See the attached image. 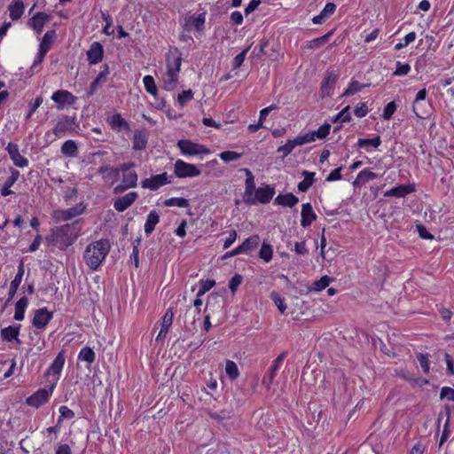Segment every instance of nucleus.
I'll return each mask as SVG.
<instances>
[{"mask_svg":"<svg viewBox=\"0 0 454 454\" xmlns=\"http://www.w3.org/2000/svg\"><path fill=\"white\" fill-rule=\"evenodd\" d=\"M331 34L332 33L330 32L323 36L309 41L307 43L306 47L309 49H316L323 46L328 41V38L331 35Z\"/></svg>","mask_w":454,"mask_h":454,"instance_id":"de8ad7c7","label":"nucleus"},{"mask_svg":"<svg viewBox=\"0 0 454 454\" xmlns=\"http://www.w3.org/2000/svg\"><path fill=\"white\" fill-rule=\"evenodd\" d=\"M73 123L74 119L67 115H63L53 128V134L58 137H61L66 131L71 129Z\"/></svg>","mask_w":454,"mask_h":454,"instance_id":"aec40b11","label":"nucleus"},{"mask_svg":"<svg viewBox=\"0 0 454 454\" xmlns=\"http://www.w3.org/2000/svg\"><path fill=\"white\" fill-rule=\"evenodd\" d=\"M177 146L182 153L191 156L207 154L209 153V150L204 145L193 143L191 140H179L177 142Z\"/></svg>","mask_w":454,"mask_h":454,"instance_id":"39448f33","label":"nucleus"},{"mask_svg":"<svg viewBox=\"0 0 454 454\" xmlns=\"http://www.w3.org/2000/svg\"><path fill=\"white\" fill-rule=\"evenodd\" d=\"M193 92L192 90H183L178 94L177 101L181 106H184L189 100L192 99Z\"/></svg>","mask_w":454,"mask_h":454,"instance_id":"4d7b16f0","label":"nucleus"},{"mask_svg":"<svg viewBox=\"0 0 454 454\" xmlns=\"http://www.w3.org/2000/svg\"><path fill=\"white\" fill-rule=\"evenodd\" d=\"M278 364H272L270 368V372L267 378H264L262 380V384L266 386L267 388H270V385L273 382V380L276 376V372L278 370Z\"/></svg>","mask_w":454,"mask_h":454,"instance_id":"6e6d98bb","label":"nucleus"},{"mask_svg":"<svg viewBox=\"0 0 454 454\" xmlns=\"http://www.w3.org/2000/svg\"><path fill=\"white\" fill-rule=\"evenodd\" d=\"M260 243V238L258 235H252L246 239L239 246L242 254H249L256 249Z\"/></svg>","mask_w":454,"mask_h":454,"instance_id":"cd10ccee","label":"nucleus"},{"mask_svg":"<svg viewBox=\"0 0 454 454\" xmlns=\"http://www.w3.org/2000/svg\"><path fill=\"white\" fill-rule=\"evenodd\" d=\"M206 13L202 12L197 17L191 16L187 20V24L193 26L198 31H201L204 28Z\"/></svg>","mask_w":454,"mask_h":454,"instance_id":"58836bf2","label":"nucleus"},{"mask_svg":"<svg viewBox=\"0 0 454 454\" xmlns=\"http://www.w3.org/2000/svg\"><path fill=\"white\" fill-rule=\"evenodd\" d=\"M104 56V48L98 42H94L90 44V49L87 51V59L90 65H96L99 63Z\"/></svg>","mask_w":454,"mask_h":454,"instance_id":"ddd939ff","label":"nucleus"},{"mask_svg":"<svg viewBox=\"0 0 454 454\" xmlns=\"http://www.w3.org/2000/svg\"><path fill=\"white\" fill-rule=\"evenodd\" d=\"M441 399H448L454 402V389L449 387H443L440 393Z\"/></svg>","mask_w":454,"mask_h":454,"instance_id":"338daca9","label":"nucleus"},{"mask_svg":"<svg viewBox=\"0 0 454 454\" xmlns=\"http://www.w3.org/2000/svg\"><path fill=\"white\" fill-rule=\"evenodd\" d=\"M60 152L66 157H75L78 153V147L74 140H67L62 145Z\"/></svg>","mask_w":454,"mask_h":454,"instance_id":"473e14b6","label":"nucleus"},{"mask_svg":"<svg viewBox=\"0 0 454 454\" xmlns=\"http://www.w3.org/2000/svg\"><path fill=\"white\" fill-rule=\"evenodd\" d=\"M246 173V188L245 192L243 195V201L244 202H253L252 195L254 194V192L256 190L254 185V176L253 173L248 168L243 169Z\"/></svg>","mask_w":454,"mask_h":454,"instance_id":"f3484780","label":"nucleus"},{"mask_svg":"<svg viewBox=\"0 0 454 454\" xmlns=\"http://www.w3.org/2000/svg\"><path fill=\"white\" fill-rule=\"evenodd\" d=\"M20 176V172L17 169L11 168V176L4 182L2 189L1 195L6 197L13 193V192L10 189L14 183L18 180Z\"/></svg>","mask_w":454,"mask_h":454,"instance_id":"a878e982","label":"nucleus"},{"mask_svg":"<svg viewBox=\"0 0 454 454\" xmlns=\"http://www.w3.org/2000/svg\"><path fill=\"white\" fill-rule=\"evenodd\" d=\"M52 391L53 387H51L49 389L40 388L26 399V403L29 406L39 408L48 401Z\"/></svg>","mask_w":454,"mask_h":454,"instance_id":"0eeeda50","label":"nucleus"},{"mask_svg":"<svg viewBox=\"0 0 454 454\" xmlns=\"http://www.w3.org/2000/svg\"><path fill=\"white\" fill-rule=\"evenodd\" d=\"M64 364H65L64 351H60L55 357V359H54L53 363L51 364V365L50 366L48 372L52 374H59L61 372Z\"/></svg>","mask_w":454,"mask_h":454,"instance_id":"e433bc0d","label":"nucleus"},{"mask_svg":"<svg viewBox=\"0 0 454 454\" xmlns=\"http://www.w3.org/2000/svg\"><path fill=\"white\" fill-rule=\"evenodd\" d=\"M6 151L15 166L19 168H25L28 165L27 159L20 153L19 147L16 144L9 143L6 147Z\"/></svg>","mask_w":454,"mask_h":454,"instance_id":"4468645a","label":"nucleus"},{"mask_svg":"<svg viewBox=\"0 0 454 454\" xmlns=\"http://www.w3.org/2000/svg\"><path fill=\"white\" fill-rule=\"evenodd\" d=\"M24 264L23 262H20L18 266V271L14 278V279L10 284V288L8 294H10V299H13L15 296L17 290L22 281V278L24 276Z\"/></svg>","mask_w":454,"mask_h":454,"instance_id":"393cba45","label":"nucleus"},{"mask_svg":"<svg viewBox=\"0 0 454 454\" xmlns=\"http://www.w3.org/2000/svg\"><path fill=\"white\" fill-rule=\"evenodd\" d=\"M274 202L278 205L293 207L299 202V199L292 192H288L286 194H278Z\"/></svg>","mask_w":454,"mask_h":454,"instance_id":"bb28decb","label":"nucleus"},{"mask_svg":"<svg viewBox=\"0 0 454 454\" xmlns=\"http://www.w3.org/2000/svg\"><path fill=\"white\" fill-rule=\"evenodd\" d=\"M367 113L368 106L365 103H360L354 110V114L358 118L364 117Z\"/></svg>","mask_w":454,"mask_h":454,"instance_id":"774afa93","label":"nucleus"},{"mask_svg":"<svg viewBox=\"0 0 454 454\" xmlns=\"http://www.w3.org/2000/svg\"><path fill=\"white\" fill-rule=\"evenodd\" d=\"M28 305V300L26 296L21 297L15 304L14 319L21 321L24 319L25 311Z\"/></svg>","mask_w":454,"mask_h":454,"instance_id":"2f4dec72","label":"nucleus"},{"mask_svg":"<svg viewBox=\"0 0 454 454\" xmlns=\"http://www.w3.org/2000/svg\"><path fill=\"white\" fill-rule=\"evenodd\" d=\"M80 231V220H77L72 223L51 229V234L46 237V240L49 244L64 250L76 240Z\"/></svg>","mask_w":454,"mask_h":454,"instance_id":"f257e3e1","label":"nucleus"},{"mask_svg":"<svg viewBox=\"0 0 454 454\" xmlns=\"http://www.w3.org/2000/svg\"><path fill=\"white\" fill-rule=\"evenodd\" d=\"M135 166L134 162H127L123 163L120 166V168H111L110 171L115 176H119V171L121 170L123 173L129 172V170Z\"/></svg>","mask_w":454,"mask_h":454,"instance_id":"69168bd1","label":"nucleus"},{"mask_svg":"<svg viewBox=\"0 0 454 454\" xmlns=\"http://www.w3.org/2000/svg\"><path fill=\"white\" fill-rule=\"evenodd\" d=\"M215 281L213 279H201L200 281V289L198 291L197 296L200 297L205 293L209 291L213 286H215Z\"/></svg>","mask_w":454,"mask_h":454,"instance_id":"8fccbe9b","label":"nucleus"},{"mask_svg":"<svg viewBox=\"0 0 454 454\" xmlns=\"http://www.w3.org/2000/svg\"><path fill=\"white\" fill-rule=\"evenodd\" d=\"M55 39H56V31L54 29L48 30L44 34V35L39 44V49H41V50L44 49V51L48 52L50 51L52 43H54Z\"/></svg>","mask_w":454,"mask_h":454,"instance_id":"72a5a7b5","label":"nucleus"},{"mask_svg":"<svg viewBox=\"0 0 454 454\" xmlns=\"http://www.w3.org/2000/svg\"><path fill=\"white\" fill-rule=\"evenodd\" d=\"M410 71L411 66L409 64H402L400 61H397L396 69L393 74L396 76L406 75Z\"/></svg>","mask_w":454,"mask_h":454,"instance_id":"e2e57ef3","label":"nucleus"},{"mask_svg":"<svg viewBox=\"0 0 454 454\" xmlns=\"http://www.w3.org/2000/svg\"><path fill=\"white\" fill-rule=\"evenodd\" d=\"M275 194V188L270 185L264 187H258L252 195L253 202H244L247 205H254L257 202L267 204L269 203Z\"/></svg>","mask_w":454,"mask_h":454,"instance_id":"423d86ee","label":"nucleus"},{"mask_svg":"<svg viewBox=\"0 0 454 454\" xmlns=\"http://www.w3.org/2000/svg\"><path fill=\"white\" fill-rule=\"evenodd\" d=\"M95 352L90 347H84L81 349L78 359L92 364L95 361Z\"/></svg>","mask_w":454,"mask_h":454,"instance_id":"a19ab883","label":"nucleus"},{"mask_svg":"<svg viewBox=\"0 0 454 454\" xmlns=\"http://www.w3.org/2000/svg\"><path fill=\"white\" fill-rule=\"evenodd\" d=\"M395 110H396V105L394 101L387 104V106H385V108L383 110V114H382L383 119L390 120L392 118V115L395 112Z\"/></svg>","mask_w":454,"mask_h":454,"instance_id":"680f3d73","label":"nucleus"},{"mask_svg":"<svg viewBox=\"0 0 454 454\" xmlns=\"http://www.w3.org/2000/svg\"><path fill=\"white\" fill-rule=\"evenodd\" d=\"M174 319V313L172 311V309H167L165 312L163 317H162V323L160 330L156 337V340H164L167 336V333L170 328V326L173 324Z\"/></svg>","mask_w":454,"mask_h":454,"instance_id":"a211bd4d","label":"nucleus"},{"mask_svg":"<svg viewBox=\"0 0 454 454\" xmlns=\"http://www.w3.org/2000/svg\"><path fill=\"white\" fill-rule=\"evenodd\" d=\"M171 180L168 178V176L166 172L159 175L152 176L150 178H146L141 182V185L143 188H147L152 191L158 190L160 186H163L167 184H170Z\"/></svg>","mask_w":454,"mask_h":454,"instance_id":"6e6552de","label":"nucleus"},{"mask_svg":"<svg viewBox=\"0 0 454 454\" xmlns=\"http://www.w3.org/2000/svg\"><path fill=\"white\" fill-rule=\"evenodd\" d=\"M137 175L135 171H129L128 173H123L121 184H118L114 189V193L119 194L122 193L126 190L129 188H133L137 186Z\"/></svg>","mask_w":454,"mask_h":454,"instance_id":"1a4fd4ad","label":"nucleus"},{"mask_svg":"<svg viewBox=\"0 0 454 454\" xmlns=\"http://www.w3.org/2000/svg\"><path fill=\"white\" fill-rule=\"evenodd\" d=\"M381 139L380 136H376L373 138H359L357 141L358 147L372 146L377 148L380 145Z\"/></svg>","mask_w":454,"mask_h":454,"instance_id":"37998d69","label":"nucleus"},{"mask_svg":"<svg viewBox=\"0 0 454 454\" xmlns=\"http://www.w3.org/2000/svg\"><path fill=\"white\" fill-rule=\"evenodd\" d=\"M51 99L59 105L58 108L61 109L64 105H74L76 102L77 98L68 90H59L52 94Z\"/></svg>","mask_w":454,"mask_h":454,"instance_id":"9d476101","label":"nucleus"},{"mask_svg":"<svg viewBox=\"0 0 454 454\" xmlns=\"http://www.w3.org/2000/svg\"><path fill=\"white\" fill-rule=\"evenodd\" d=\"M110 125L113 129L117 130H129V123L121 116L120 114H115L112 116L110 121Z\"/></svg>","mask_w":454,"mask_h":454,"instance_id":"c9c22d12","label":"nucleus"},{"mask_svg":"<svg viewBox=\"0 0 454 454\" xmlns=\"http://www.w3.org/2000/svg\"><path fill=\"white\" fill-rule=\"evenodd\" d=\"M148 141V133L145 129L136 130L133 137V149L141 151L145 149Z\"/></svg>","mask_w":454,"mask_h":454,"instance_id":"b1692460","label":"nucleus"},{"mask_svg":"<svg viewBox=\"0 0 454 454\" xmlns=\"http://www.w3.org/2000/svg\"><path fill=\"white\" fill-rule=\"evenodd\" d=\"M331 282V278L328 276H323L320 279L315 281L310 287H309V291L319 292L323 289L326 288Z\"/></svg>","mask_w":454,"mask_h":454,"instance_id":"ea45409f","label":"nucleus"},{"mask_svg":"<svg viewBox=\"0 0 454 454\" xmlns=\"http://www.w3.org/2000/svg\"><path fill=\"white\" fill-rule=\"evenodd\" d=\"M10 18L12 20H19L24 12V4L22 0H12L9 7Z\"/></svg>","mask_w":454,"mask_h":454,"instance_id":"c85d7f7f","label":"nucleus"},{"mask_svg":"<svg viewBox=\"0 0 454 454\" xmlns=\"http://www.w3.org/2000/svg\"><path fill=\"white\" fill-rule=\"evenodd\" d=\"M101 16H102V19L106 21V26L103 29V32L107 35H113L114 30L111 29V27L113 25L112 17L108 13L104 12H101Z\"/></svg>","mask_w":454,"mask_h":454,"instance_id":"5fc2aeb1","label":"nucleus"},{"mask_svg":"<svg viewBox=\"0 0 454 454\" xmlns=\"http://www.w3.org/2000/svg\"><path fill=\"white\" fill-rule=\"evenodd\" d=\"M417 359L425 373L429 372L430 363H429V355L419 353L417 356Z\"/></svg>","mask_w":454,"mask_h":454,"instance_id":"864d4df0","label":"nucleus"},{"mask_svg":"<svg viewBox=\"0 0 454 454\" xmlns=\"http://www.w3.org/2000/svg\"><path fill=\"white\" fill-rule=\"evenodd\" d=\"M415 191L414 184H400L387 191L384 194L385 197H396L404 198L407 194H410Z\"/></svg>","mask_w":454,"mask_h":454,"instance_id":"6ab92c4d","label":"nucleus"},{"mask_svg":"<svg viewBox=\"0 0 454 454\" xmlns=\"http://www.w3.org/2000/svg\"><path fill=\"white\" fill-rule=\"evenodd\" d=\"M137 197V192H130L122 197L117 198L114 202V207L118 212H123L136 201Z\"/></svg>","mask_w":454,"mask_h":454,"instance_id":"9b49d317","label":"nucleus"},{"mask_svg":"<svg viewBox=\"0 0 454 454\" xmlns=\"http://www.w3.org/2000/svg\"><path fill=\"white\" fill-rule=\"evenodd\" d=\"M243 277L239 274H235L229 282V288L232 294H234L238 287L241 285Z\"/></svg>","mask_w":454,"mask_h":454,"instance_id":"052dcab7","label":"nucleus"},{"mask_svg":"<svg viewBox=\"0 0 454 454\" xmlns=\"http://www.w3.org/2000/svg\"><path fill=\"white\" fill-rule=\"evenodd\" d=\"M52 318V313L46 308L35 310L32 324L37 329H43Z\"/></svg>","mask_w":454,"mask_h":454,"instance_id":"f8f14e48","label":"nucleus"},{"mask_svg":"<svg viewBox=\"0 0 454 454\" xmlns=\"http://www.w3.org/2000/svg\"><path fill=\"white\" fill-rule=\"evenodd\" d=\"M145 88L148 93L155 96L157 94V87L153 76L145 75L143 79Z\"/></svg>","mask_w":454,"mask_h":454,"instance_id":"09e8293b","label":"nucleus"},{"mask_svg":"<svg viewBox=\"0 0 454 454\" xmlns=\"http://www.w3.org/2000/svg\"><path fill=\"white\" fill-rule=\"evenodd\" d=\"M301 215V224L304 228L309 227L317 219V215L309 202L302 205Z\"/></svg>","mask_w":454,"mask_h":454,"instance_id":"412c9836","label":"nucleus"},{"mask_svg":"<svg viewBox=\"0 0 454 454\" xmlns=\"http://www.w3.org/2000/svg\"><path fill=\"white\" fill-rule=\"evenodd\" d=\"M225 372L231 380H236L239 375V371L237 364L231 360L226 361Z\"/></svg>","mask_w":454,"mask_h":454,"instance_id":"c03bdc74","label":"nucleus"},{"mask_svg":"<svg viewBox=\"0 0 454 454\" xmlns=\"http://www.w3.org/2000/svg\"><path fill=\"white\" fill-rule=\"evenodd\" d=\"M270 299L274 301L280 313L284 314L286 309L285 299L276 291L270 293Z\"/></svg>","mask_w":454,"mask_h":454,"instance_id":"a18cd8bd","label":"nucleus"},{"mask_svg":"<svg viewBox=\"0 0 454 454\" xmlns=\"http://www.w3.org/2000/svg\"><path fill=\"white\" fill-rule=\"evenodd\" d=\"M163 205L166 207H188L190 206L189 200L184 198H170L164 200Z\"/></svg>","mask_w":454,"mask_h":454,"instance_id":"79ce46f5","label":"nucleus"},{"mask_svg":"<svg viewBox=\"0 0 454 454\" xmlns=\"http://www.w3.org/2000/svg\"><path fill=\"white\" fill-rule=\"evenodd\" d=\"M83 212V207H80L79 206H75L73 207H69L65 210H58L55 211V217L59 221H68L75 216L81 215Z\"/></svg>","mask_w":454,"mask_h":454,"instance_id":"4be33fe9","label":"nucleus"},{"mask_svg":"<svg viewBox=\"0 0 454 454\" xmlns=\"http://www.w3.org/2000/svg\"><path fill=\"white\" fill-rule=\"evenodd\" d=\"M160 222V215L155 210H152L147 217L145 223V231L147 235L151 234L154 229L156 224Z\"/></svg>","mask_w":454,"mask_h":454,"instance_id":"7c9ffc66","label":"nucleus"},{"mask_svg":"<svg viewBox=\"0 0 454 454\" xmlns=\"http://www.w3.org/2000/svg\"><path fill=\"white\" fill-rule=\"evenodd\" d=\"M331 129V125L329 123H325L324 125L320 126L317 130H314L315 137L323 139L325 138Z\"/></svg>","mask_w":454,"mask_h":454,"instance_id":"13d9d810","label":"nucleus"},{"mask_svg":"<svg viewBox=\"0 0 454 454\" xmlns=\"http://www.w3.org/2000/svg\"><path fill=\"white\" fill-rule=\"evenodd\" d=\"M50 15L39 12L29 19L27 25L39 35L42 33L44 24L50 20Z\"/></svg>","mask_w":454,"mask_h":454,"instance_id":"dca6fc26","label":"nucleus"},{"mask_svg":"<svg viewBox=\"0 0 454 454\" xmlns=\"http://www.w3.org/2000/svg\"><path fill=\"white\" fill-rule=\"evenodd\" d=\"M273 247L270 244L263 241L259 251L258 256L262 259L265 262H269L272 259Z\"/></svg>","mask_w":454,"mask_h":454,"instance_id":"4c0bfd02","label":"nucleus"},{"mask_svg":"<svg viewBox=\"0 0 454 454\" xmlns=\"http://www.w3.org/2000/svg\"><path fill=\"white\" fill-rule=\"evenodd\" d=\"M108 239H99L90 243L84 251V261L91 270H97L110 251Z\"/></svg>","mask_w":454,"mask_h":454,"instance_id":"7ed1b4c3","label":"nucleus"},{"mask_svg":"<svg viewBox=\"0 0 454 454\" xmlns=\"http://www.w3.org/2000/svg\"><path fill=\"white\" fill-rule=\"evenodd\" d=\"M219 157L225 162L237 160L241 158V153L234 151H224L219 154Z\"/></svg>","mask_w":454,"mask_h":454,"instance_id":"3c124183","label":"nucleus"},{"mask_svg":"<svg viewBox=\"0 0 454 454\" xmlns=\"http://www.w3.org/2000/svg\"><path fill=\"white\" fill-rule=\"evenodd\" d=\"M365 84H361L357 81H351L347 90L343 92L342 97H348L360 91L363 88L366 87Z\"/></svg>","mask_w":454,"mask_h":454,"instance_id":"49530a36","label":"nucleus"},{"mask_svg":"<svg viewBox=\"0 0 454 454\" xmlns=\"http://www.w3.org/2000/svg\"><path fill=\"white\" fill-rule=\"evenodd\" d=\"M338 80V75L333 73H329L328 75L324 80L321 86V92L323 96H330L331 90L335 86V83Z\"/></svg>","mask_w":454,"mask_h":454,"instance_id":"c756f323","label":"nucleus"},{"mask_svg":"<svg viewBox=\"0 0 454 454\" xmlns=\"http://www.w3.org/2000/svg\"><path fill=\"white\" fill-rule=\"evenodd\" d=\"M350 106H347L344 107L333 120V122H336L340 121L342 122H347L351 120V115L349 113Z\"/></svg>","mask_w":454,"mask_h":454,"instance_id":"603ef678","label":"nucleus"},{"mask_svg":"<svg viewBox=\"0 0 454 454\" xmlns=\"http://www.w3.org/2000/svg\"><path fill=\"white\" fill-rule=\"evenodd\" d=\"M20 328V325H9L3 328L0 333L2 340L7 342L15 340L17 344H20L21 340L19 339Z\"/></svg>","mask_w":454,"mask_h":454,"instance_id":"2eb2a0df","label":"nucleus"},{"mask_svg":"<svg viewBox=\"0 0 454 454\" xmlns=\"http://www.w3.org/2000/svg\"><path fill=\"white\" fill-rule=\"evenodd\" d=\"M248 50H249V47L243 50L239 54H238L234 58V59L232 61V67L234 69H237L242 66Z\"/></svg>","mask_w":454,"mask_h":454,"instance_id":"0e129e2a","label":"nucleus"},{"mask_svg":"<svg viewBox=\"0 0 454 454\" xmlns=\"http://www.w3.org/2000/svg\"><path fill=\"white\" fill-rule=\"evenodd\" d=\"M302 176H304V179L298 184V190L300 192H306L314 183L315 173L303 170Z\"/></svg>","mask_w":454,"mask_h":454,"instance_id":"f704fd0d","label":"nucleus"},{"mask_svg":"<svg viewBox=\"0 0 454 454\" xmlns=\"http://www.w3.org/2000/svg\"><path fill=\"white\" fill-rule=\"evenodd\" d=\"M174 173L179 178H185L199 176L201 172L195 165L177 160L174 166Z\"/></svg>","mask_w":454,"mask_h":454,"instance_id":"20e7f679","label":"nucleus"},{"mask_svg":"<svg viewBox=\"0 0 454 454\" xmlns=\"http://www.w3.org/2000/svg\"><path fill=\"white\" fill-rule=\"evenodd\" d=\"M413 112L417 117L427 119L432 113V105L429 101L413 102Z\"/></svg>","mask_w":454,"mask_h":454,"instance_id":"5701e85b","label":"nucleus"},{"mask_svg":"<svg viewBox=\"0 0 454 454\" xmlns=\"http://www.w3.org/2000/svg\"><path fill=\"white\" fill-rule=\"evenodd\" d=\"M167 71L162 75L163 89L168 91L173 90L178 83V74L182 63L181 53L177 48L167 55Z\"/></svg>","mask_w":454,"mask_h":454,"instance_id":"f03ea898","label":"nucleus"},{"mask_svg":"<svg viewBox=\"0 0 454 454\" xmlns=\"http://www.w3.org/2000/svg\"><path fill=\"white\" fill-rule=\"evenodd\" d=\"M415 39H416V33L410 32L409 34H407L404 36L403 43H398L395 44V50L399 51V50L403 49V47L407 46L409 43L413 42Z\"/></svg>","mask_w":454,"mask_h":454,"instance_id":"bf43d9fd","label":"nucleus"}]
</instances>
